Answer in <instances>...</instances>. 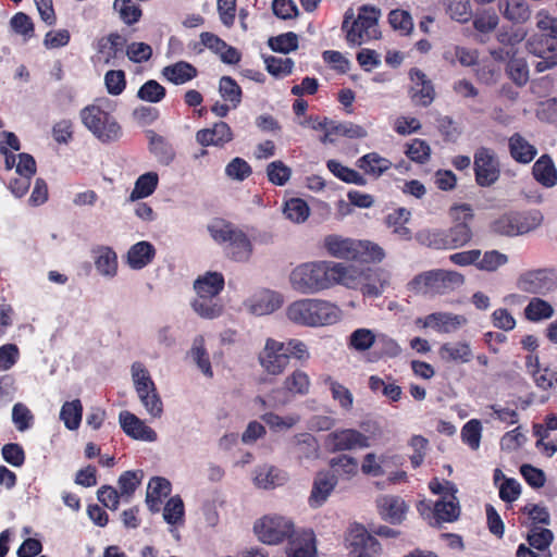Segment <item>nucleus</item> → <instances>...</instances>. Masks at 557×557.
<instances>
[{
	"label": "nucleus",
	"mask_w": 557,
	"mask_h": 557,
	"mask_svg": "<svg viewBox=\"0 0 557 557\" xmlns=\"http://www.w3.org/2000/svg\"><path fill=\"white\" fill-rule=\"evenodd\" d=\"M346 263L312 260L295 265L288 274L292 290L299 295H317L342 284H348Z\"/></svg>",
	"instance_id": "nucleus-1"
},
{
	"label": "nucleus",
	"mask_w": 557,
	"mask_h": 557,
	"mask_svg": "<svg viewBox=\"0 0 557 557\" xmlns=\"http://www.w3.org/2000/svg\"><path fill=\"white\" fill-rule=\"evenodd\" d=\"M285 317L294 325L320 327L337 323L342 318V310L325 299L300 298L287 305Z\"/></svg>",
	"instance_id": "nucleus-2"
},
{
	"label": "nucleus",
	"mask_w": 557,
	"mask_h": 557,
	"mask_svg": "<svg viewBox=\"0 0 557 557\" xmlns=\"http://www.w3.org/2000/svg\"><path fill=\"white\" fill-rule=\"evenodd\" d=\"M207 231L212 240L223 248L225 256L238 263H248L253 255V244L240 227L224 220H213Z\"/></svg>",
	"instance_id": "nucleus-3"
},
{
	"label": "nucleus",
	"mask_w": 557,
	"mask_h": 557,
	"mask_svg": "<svg viewBox=\"0 0 557 557\" xmlns=\"http://www.w3.org/2000/svg\"><path fill=\"white\" fill-rule=\"evenodd\" d=\"M113 110L112 101L101 98L79 112L83 125L102 144L114 143L122 136L121 125L112 115Z\"/></svg>",
	"instance_id": "nucleus-4"
},
{
	"label": "nucleus",
	"mask_w": 557,
	"mask_h": 557,
	"mask_svg": "<svg viewBox=\"0 0 557 557\" xmlns=\"http://www.w3.org/2000/svg\"><path fill=\"white\" fill-rule=\"evenodd\" d=\"M381 10L373 5H361L355 14L350 8L346 10L342 24L346 41L349 46H362L381 38L379 20Z\"/></svg>",
	"instance_id": "nucleus-5"
},
{
	"label": "nucleus",
	"mask_w": 557,
	"mask_h": 557,
	"mask_svg": "<svg viewBox=\"0 0 557 557\" xmlns=\"http://www.w3.org/2000/svg\"><path fill=\"white\" fill-rule=\"evenodd\" d=\"M465 283V276L453 270L435 269L422 272L408 282L407 288L416 295H445Z\"/></svg>",
	"instance_id": "nucleus-6"
},
{
	"label": "nucleus",
	"mask_w": 557,
	"mask_h": 557,
	"mask_svg": "<svg viewBox=\"0 0 557 557\" xmlns=\"http://www.w3.org/2000/svg\"><path fill=\"white\" fill-rule=\"evenodd\" d=\"M346 268L349 269L348 284L342 286L359 290L364 297L377 298L391 285L392 274L384 268L360 269L352 264H346Z\"/></svg>",
	"instance_id": "nucleus-7"
},
{
	"label": "nucleus",
	"mask_w": 557,
	"mask_h": 557,
	"mask_svg": "<svg viewBox=\"0 0 557 557\" xmlns=\"http://www.w3.org/2000/svg\"><path fill=\"white\" fill-rule=\"evenodd\" d=\"M366 433L355 429H342L330 433L326 437V445L333 451L364 449L372 445V441L381 435L377 424L363 426Z\"/></svg>",
	"instance_id": "nucleus-8"
},
{
	"label": "nucleus",
	"mask_w": 557,
	"mask_h": 557,
	"mask_svg": "<svg viewBox=\"0 0 557 557\" xmlns=\"http://www.w3.org/2000/svg\"><path fill=\"white\" fill-rule=\"evenodd\" d=\"M257 359L262 371L271 376L282 375L289 366V355L285 350V345L273 337L264 339Z\"/></svg>",
	"instance_id": "nucleus-9"
},
{
	"label": "nucleus",
	"mask_w": 557,
	"mask_h": 557,
	"mask_svg": "<svg viewBox=\"0 0 557 557\" xmlns=\"http://www.w3.org/2000/svg\"><path fill=\"white\" fill-rule=\"evenodd\" d=\"M258 539L269 545H276L289 539L295 531L290 519L282 516H265L255 524Z\"/></svg>",
	"instance_id": "nucleus-10"
},
{
	"label": "nucleus",
	"mask_w": 557,
	"mask_h": 557,
	"mask_svg": "<svg viewBox=\"0 0 557 557\" xmlns=\"http://www.w3.org/2000/svg\"><path fill=\"white\" fill-rule=\"evenodd\" d=\"M284 301L285 297L281 292L261 287L252 292L243 301V308L255 317H264L280 310Z\"/></svg>",
	"instance_id": "nucleus-11"
},
{
	"label": "nucleus",
	"mask_w": 557,
	"mask_h": 557,
	"mask_svg": "<svg viewBox=\"0 0 557 557\" xmlns=\"http://www.w3.org/2000/svg\"><path fill=\"white\" fill-rule=\"evenodd\" d=\"M475 181L482 187L495 184L500 176V164L493 149L481 147L474 153Z\"/></svg>",
	"instance_id": "nucleus-12"
},
{
	"label": "nucleus",
	"mask_w": 557,
	"mask_h": 557,
	"mask_svg": "<svg viewBox=\"0 0 557 557\" xmlns=\"http://www.w3.org/2000/svg\"><path fill=\"white\" fill-rule=\"evenodd\" d=\"M311 388V379L309 374L302 369H295L285 376L282 383L283 397H276L280 389H273V404L274 406H286L290 403V397L306 396Z\"/></svg>",
	"instance_id": "nucleus-13"
},
{
	"label": "nucleus",
	"mask_w": 557,
	"mask_h": 557,
	"mask_svg": "<svg viewBox=\"0 0 557 557\" xmlns=\"http://www.w3.org/2000/svg\"><path fill=\"white\" fill-rule=\"evenodd\" d=\"M349 553L352 557H380L381 544L361 524H355L347 535Z\"/></svg>",
	"instance_id": "nucleus-14"
},
{
	"label": "nucleus",
	"mask_w": 557,
	"mask_h": 557,
	"mask_svg": "<svg viewBox=\"0 0 557 557\" xmlns=\"http://www.w3.org/2000/svg\"><path fill=\"white\" fill-rule=\"evenodd\" d=\"M416 323L424 329H432L437 333H455L468 323V319L462 314L451 312H434L424 318L417 319Z\"/></svg>",
	"instance_id": "nucleus-15"
},
{
	"label": "nucleus",
	"mask_w": 557,
	"mask_h": 557,
	"mask_svg": "<svg viewBox=\"0 0 557 557\" xmlns=\"http://www.w3.org/2000/svg\"><path fill=\"white\" fill-rule=\"evenodd\" d=\"M529 546L520 544L517 549V557H540L532 548L544 552L543 557H553L549 546L554 540V534L550 530L542 527H533L527 536Z\"/></svg>",
	"instance_id": "nucleus-16"
},
{
	"label": "nucleus",
	"mask_w": 557,
	"mask_h": 557,
	"mask_svg": "<svg viewBox=\"0 0 557 557\" xmlns=\"http://www.w3.org/2000/svg\"><path fill=\"white\" fill-rule=\"evenodd\" d=\"M125 39L117 33H112L99 39L97 45V62L109 66L119 65L123 59Z\"/></svg>",
	"instance_id": "nucleus-17"
},
{
	"label": "nucleus",
	"mask_w": 557,
	"mask_h": 557,
	"mask_svg": "<svg viewBox=\"0 0 557 557\" xmlns=\"http://www.w3.org/2000/svg\"><path fill=\"white\" fill-rule=\"evenodd\" d=\"M290 454L299 465L310 463L320 456L319 442L310 433H298L292 438Z\"/></svg>",
	"instance_id": "nucleus-18"
},
{
	"label": "nucleus",
	"mask_w": 557,
	"mask_h": 557,
	"mask_svg": "<svg viewBox=\"0 0 557 557\" xmlns=\"http://www.w3.org/2000/svg\"><path fill=\"white\" fill-rule=\"evenodd\" d=\"M91 257L96 272L100 276L112 280L117 275V255L112 247L106 245L96 246L91 250Z\"/></svg>",
	"instance_id": "nucleus-19"
},
{
	"label": "nucleus",
	"mask_w": 557,
	"mask_h": 557,
	"mask_svg": "<svg viewBox=\"0 0 557 557\" xmlns=\"http://www.w3.org/2000/svg\"><path fill=\"white\" fill-rule=\"evenodd\" d=\"M287 557H317V542L312 530L294 531L286 548Z\"/></svg>",
	"instance_id": "nucleus-20"
},
{
	"label": "nucleus",
	"mask_w": 557,
	"mask_h": 557,
	"mask_svg": "<svg viewBox=\"0 0 557 557\" xmlns=\"http://www.w3.org/2000/svg\"><path fill=\"white\" fill-rule=\"evenodd\" d=\"M119 421L122 430L129 437L149 443L157 441V433L134 413L122 411Z\"/></svg>",
	"instance_id": "nucleus-21"
},
{
	"label": "nucleus",
	"mask_w": 557,
	"mask_h": 557,
	"mask_svg": "<svg viewBox=\"0 0 557 557\" xmlns=\"http://www.w3.org/2000/svg\"><path fill=\"white\" fill-rule=\"evenodd\" d=\"M376 506L383 520L399 524L404 521L408 506L403 498L395 495H383L376 499Z\"/></svg>",
	"instance_id": "nucleus-22"
},
{
	"label": "nucleus",
	"mask_w": 557,
	"mask_h": 557,
	"mask_svg": "<svg viewBox=\"0 0 557 557\" xmlns=\"http://www.w3.org/2000/svg\"><path fill=\"white\" fill-rule=\"evenodd\" d=\"M517 287L533 295L545 294L552 287L550 274L546 270L528 271L518 277Z\"/></svg>",
	"instance_id": "nucleus-23"
},
{
	"label": "nucleus",
	"mask_w": 557,
	"mask_h": 557,
	"mask_svg": "<svg viewBox=\"0 0 557 557\" xmlns=\"http://www.w3.org/2000/svg\"><path fill=\"white\" fill-rule=\"evenodd\" d=\"M438 358L446 363H468L473 358L471 345L466 341L446 342L438 348Z\"/></svg>",
	"instance_id": "nucleus-24"
},
{
	"label": "nucleus",
	"mask_w": 557,
	"mask_h": 557,
	"mask_svg": "<svg viewBox=\"0 0 557 557\" xmlns=\"http://www.w3.org/2000/svg\"><path fill=\"white\" fill-rule=\"evenodd\" d=\"M398 460L396 455L368 453L362 458L361 471L369 476H383L391 466L398 465Z\"/></svg>",
	"instance_id": "nucleus-25"
},
{
	"label": "nucleus",
	"mask_w": 557,
	"mask_h": 557,
	"mask_svg": "<svg viewBox=\"0 0 557 557\" xmlns=\"http://www.w3.org/2000/svg\"><path fill=\"white\" fill-rule=\"evenodd\" d=\"M154 257V246L147 240H141L132 245L124 258L128 268L138 271L149 265Z\"/></svg>",
	"instance_id": "nucleus-26"
},
{
	"label": "nucleus",
	"mask_w": 557,
	"mask_h": 557,
	"mask_svg": "<svg viewBox=\"0 0 557 557\" xmlns=\"http://www.w3.org/2000/svg\"><path fill=\"white\" fill-rule=\"evenodd\" d=\"M337 484V478L331 472H319L313 481L309 504L318 508L322 506Z\"/></svg>",
	"instance_id": "nucleus-27"
},
{
	"label": "nucleus",
	"mask_w": 557,
	"mask_h": 557,
	"mask_svg": "<svg viewBox=\"0 0 557 557\" xmlns=\"http://www.w3.org/2000/svg\"><path fill=\"white\" fill-rule=\"evenodd\" d=\"M356 239L330 234L323 238V247L326 252L337 259L354 260L356 257Z\"/></svg>",
	"instance_id": "nucleus-28"
},
{
	"label": "nucleus",
	"mask_w": 557,
	"mask_h": 557,
	"mask_svg": "<svg viewBox=\"0 0 557 557\" xmlns=\"http://www.w3.org/2000/svg\"><path fill=\"white\" fill-rule=\"evenodd\" d=\"M200 39L203 46L218 54L223 63L236 64L240 61V53L234 47L228 46L224 40L212 33H202Z\"/></svg>",
	"instance_id": "nucleus-29"
},
{
	"label": "nucleus",
	"mask_w": 557,
	"mask_h": 557,
	"mask_svg": "<svg viewBox=\"0 0 557 557\" xmlns=\"http://www.w3.org/2000/svg\"><path fill=\"white\" fill-rule=\"evenodd\" d=\"M409 76L412 82V99L423 107L429 106L435 96L432 82L419 69L410 70Z\"/></svg>",
	"instance_id": "nucleus-30"
},
{
	"label": "nucleus",
	"mask_w": 557,
	"mask_h": 557,
	"mask_svg": "<svg viewBox=\"0 0 557 557\" xmlns=\"http://www.w3.org/2000/svg\"><path fill=\"white\" fill-rule=\"evenodd\" d=\"M233 139V132L225 122H218L211 128L197 132L196 140L201 146H223Z\"/></svg>",
	"instance_id": "nucleus-31"
},
{
	"label": "nucleus",
	"mask_w": 557,
	"mask_h": 557,
	"mask_svg": "<svg viewBox=\"0 0 557 557\" xmlns=\"http://www.w3.org/2000/svg\"><path fill=\"white\" fill-rule=\"evenodd\" d=\"M510 157L518 163L528 164L534 160L537 149L520 133H515L508 138Z\"/></svg>",
	"instance_id": "nucleus-32"
},
{
	"label": "nucleus",
	"mask_w": 557,
	"mask_h": 557,
	"mask_svg": "<svg viewBox=\"0 0 557 557\" xmlns=\"http://www.w3.org/2000/svg\"><path fill=\"white\" fill-rule=\"evenodd\" d=\"M525 50L534 57L557 55V36L534 33L527 38Z\"/></svg>",
	"instance_id": "nucleus-33"
},
{
	"label": "nucleus",
	"mask_w": 557,
	"mask_h": 557,
	"mask_svg": "<svg viewBox=\"0 0 557 557\" xmlns=\"http://www.w3.org/2000/svg\"><path fill=\"white\" fill-rule=\"evenodd\" d=\"M443 60L449 65H456L459 63L461 66H472L478 62V52L474 49H470L463 46L448 44L444 46Z\"/></svg>",
	"instance_id": "nucleus-34"
},
{
	"label": "nucleus",
	"mask_w": 557,
	"mask_h": 557,
	"mask_svg": "<svg viewBox=\"0 0 557 557\" xmlns=\"http://www.w3.org/2000/svg\"><path fill=\"white\" fill-rule=\"evenodd\" d=\"M555 315L553 304L541 297H532L529 299L523 309V317L532 323L547 321Z\"/></svg>",
	"instance_id": "nucleus-35"
},
{
	"label": "nucleus",
	"mask_w": 557,
	"mask_h": 557,
	"mask_svg": "<svg viewBox=\"0 0 557 557\" xmlns=\"http://www.w3.org/2000/svg\"><path fill=\"white\" fill-rule=\"evenodd\" d=\"M171 493V483L165 478H152L147 487L146 503L148 508L157 512L160 510L162 499L168 497Z\"/></svg>",
	"instance_id": "nucleus-36"
},
{
	"label": "nucleus",
	"mask_w": 557,
	"mask_h": 557,
	"mask_svg": "<svg viewBox=\"0 0 557 557\" xmlns=\"http://www.w3.org/2000/svg\"><path fill=\"white\" fill-rule=\"evenodd\" d=\"M557 430V416L549 414L546 417L544 424L534 425V435L537 436L536 447L542 448L544 453L550 457L557 453V440L546 442L552 431Z\"/></svg>",
	"instance_id": "nucleus-37"
},
{
	"label": "nucleus",
	"mask_w": 557,
	"mask_h": 557,
	"mask_svg": "<svg viewBox=\"0 0 557 557\" xmlns=\"http://www.w3.org/2000/svg\"><path fill=\"white\" fill-rule=\"evenodd\" d=\"M224 276L220 272H206L194 282L196 294L208 297H218L224 288Z\"/></svg>",
	"instance_id": "nucleus-38"
},
{
	"label": "nucleus",
	"mask_w": 557,
	"mask_h": 557,
	"mask_svg": "<svg viewBox=\"0 0 557 557\" xmlns=\"http://www.w3.org/2000/svg\"><path fill=\"white\" fill-rule=\"evenodd\" d=\"M498 7L504 17L513 24H523L531 16V10L525 0H499Z\"/></svg>",
	"instance_id": "nucleus-39"
},
{
	"label": "nucleus",
	"mask_w": 557,
	"mask_h": 557,
	"mask_svg": "<svg viewBox=\"0 0 557 557\" xmlns=\"http://www.w3.org/2000/svg\"><path fill=\"white\" fill-rule=\"evenodd\" d=\"M460 515L459 502L456 494L449 493L434 504L433 517L436 522H453Z\"/></svg>",
	"instance_id": "nucleus-40"
},
{
	"label": "nucleus",
	"mask_w": 557,
	"mask_h": 557,
	"mask_svg": "<svg viewBox=\"0 0 557 557\" xmlns=\"http://www.w3.org/2000/svg\"><path fill=\"white\" fill-rule=\"evenodd\" d=\"M368 135L364 127L358 124H354L351 122L346 123H336L332 121L331 127L329 128V133L324 134L320 140L323 144H333L335 143V136H345L348 138H363Z\"/></svg>",
	"instance_id": "nucleus-41"
},
{
	"label": "nucleus",
	"mask_w": 557,
	"mask_h": 557,
	"mask_svg": "<svg viewBox=\"0 0 557 557\" xmlns=\"http://www.w3.org/2000/svg\"><path fill=\"white\" fill-rule=\"evenodd\" d=\"M197 73V69L185 61H178L162 70V76L174 85H183L194 79Z\"/></svg>",
	"instance_id": "nucleus-42"
},
{
	"label": "nucleus",
	"mask_w": 557,
	"mask_h": 557,
	"mask_svg": "<svg viewBox=\"0 0 557 557\" xmlns=\"http://www.w3.org/2000/svg\"><path fill=\"white\" fill-rule=\"evenodd\" d=\"M190 306L193 310L203 319H215L223 312V306L218 297H208L201 294H196Z\"/></svg>",
	"instance_id": "nucleus-43"
},
{
	"label": "nucleus",
	"mask_w": 557,
	"mask_h": 557,
	"mask_svg": "<svg viewBox=\"0 0 557 557\" xmlns=\"http://www.w3.org/2000/svg\"><path fill=\"white\" fill-rule=\"evenodd\" d=\"M534 178L545 187H553L557 183V170L550 157H540L532 168Z\"/></svg>",
	"instance_id": "nucleus-44"
},
{
	"label": "nucleus",
	"mask_w": 557,
	"mask_h": 557,
	"mask_svg": "<svg viewBox=\"0 0 557 557\" xmlns=\"http://www.w3.org/2000/svg\"><path fill=\"white\" fill-rule=\"evenodd\" d=\"M149 150L163 165H169L175 158L173 146L162 136L149 131Z\"/></svg>",
	"instance_id": "nucleus-45"
},
{
	"label": "nucleus",
	"mask_w": 557,
	"mask_h": 557,
	"mask_svg": "<svg viewBox=\"0 0 557 557\" xmlns=\"http://www.w3.org/2000/svg\"><path fill=\"white\" fill-rule=\"evenodd\" d=\"M357 166L366 174L380 177L392 166V162L376 152H370L357 160Z\"/></svg>",
	"instance_id": "nucleus-46"
},
{
	"label": "nucleus",
	"mask_w": 557,
	"mask_h": 557,
	"mask_svg": "<svg viewBox=\"0 0 557 557\" xmlns=\"http://www.w3.org/2000/svg\"><path fill=\"white\" fill-rule=\"evenodd\" d=\"M285 473L273 466L263 465L255 470L253 483L259 488H272L284 483Z\"/></svg>",
	"instance_id": "nucleus-47"
},
{
	"label": "nucleus",
	"mask_w": 557,
	"mask_h": 557,
	"mask_svg": "<svg viewBox=\"0 0 557 557\" xmlns=\"http://www.w3.org/2000/svg\"><path fill=\"white\" fill-rule=\"evenodd\" d=\"M377 335L379 333L371 329H356L348 337V347L358 352L368 351L376 343Z\"/></svg>",
	"instance_id": "nucleus-48"
},
{
	"label": "nucleus",
	"mask_w": 557,
	"mask_h": 557,
	"mask_svg": "<svg viewBox=\"0 0 557 557\" xmlns=\"http://www.w3.org/2000/svg\"><path fill=\"white\" fill-rule=\"evenodd\" d=\"M445 232L449 250L467 246L473 237L472 228L468 223L454 224Z\"/></svg>",
	"instance_id": "nucleus-49"
},
{
	"label": "nucleus",
	"mask_w": 557,
	"mask_h": 557,
	"mask_svg": "<svg viewBox=\"0 0 557 557\" xmlns=\"http://www.w3.org/2000/svg\"><path fill=\"white\" fill-rule=\"evenodd\" d=\"M416 239L419 244L436 250H449L445 230L423 228L417 232Z\"/></svg>",
	"instance_id": "nucleus-50"
},
{
	"label": "nucleus",
	"mask_w": 557,
	"mask_h": 557,
	"mask_svg": "<svg viewBox=\"0 0 557 557\" xmlns=\"http://www.w3.org/2000/svg\"><path fill=\"white\" fill-rule=\"evenodd\" d=\"M261 419L271 431L285 432L295 428L300 422L301 418L300 414L298 413H288L285 416H280L274 412H267L261 416Z\"/></svg>",
	"instance_id": "nucleus-51"
},
{
	"label": "nucleus",
	"mask_w": 557,
	"mask_h": 557,
	"mask_svg": "<svg viewBox=\"0 0 557 557\" xmlns=\"http://www.w3.org/2000/svg\"><path fill=\"white\" fill-rule=\"evenodd\" d=\"M355 248L356 257L352 261L381 262L385 257L383 248L370 240L356 239Z\"/></svg>",
	"instance_id": "nucleus-52"
},
{
	"label": "nucleus",
	"mask_w": 557,
	"mask_h": 557,
	"mask_svg": "<svg viewBox=\"0 0 557 557\" xmlns=\"http://www.w3.org/2000/svg\"><path fill=\"white\" fill-rule=\"evenodd\" d=\"M283 214L290 222L300 224L308 220L310 208L304 199L290 198L284 205Z\"/></svg>",
	"instance_id": "nucleus-53"
},
{
	"label": "nucleus",
	"mask_w": 557,
	"mask_h": 557,
	"mask_svg": "<svg viewBox=\"0 0 557 557\" xmlns=\"http://www.w3.org/2000/svg\"><path fill=\"white\" fill-rule=\"evenodd\" d=\"M159 176L156 172H147L140 175L129 195L132 201L146 198L150 196L157 188Z\"/></svg>",
	"instance_id": "nucleus-54"
},
{
	"label": "nucleus",
	"mask_w": 557,
	"mask_h": 557,
	"mask_svg": "<svg viewBox=\"0 0 557 557\" xmlns=\"http://www.w3.org/2000/svg\"><path fill=\"white\" fill-rule=\"evenodd\" d=\"M83 414V406L79 399L66 401L62 405L60 419L66 429L75 431L79 428Z\"/></svg>",
	"instance_id": "nucleus-55"
},
{
	"label": "nucleus",
	"mask_w": 557,
	"mask_h": 557,
	"mask_svg": "<svg viewBox=\"0 0 557 557\" xmlns=\"http://www.w3.org/2000/svg\"><path fill=\"white\" fill-rule=\"evenodd\" d=\"M190 357L203 375L208 377L213 376L210 358L205 347V338L202 336H198L194 339L190 349Z\"/></svg>",
	"instance_id": "nucleus-56"
},
{
	"label": "nucleus",
	"mask_w": 557,
	"mask_h": 557,
	"mask_svg": "<svg viewBox=\"0 0 557 557\" xmlns=\"http://www.w3.org/2000/svg\"><path fill=\"white\" fill-rule=\"evenodd\" d=\"M323 382L329 386L332 393V398L338 403L342 409L349 411L354 405V396L351 392L331 376H325Z\"/></svg>",
	"instance_id": "nucleus-57"
},
{
	"label": "nucleus",
	"mask_w": 557,
	"mask_h": 557,
	"mask_svg": "<svg viewBox=\"0 0 557 557\" xmlns=\"http://www.w3.org/2000/svg\"><path fill=\"white\" fill-rule=\"evenodd\" d=\"M143 476V471L139 470L125 471L120 475L117 480L119 493L124 502H129V498L139 486Z\"/></svg>",
	"instance_id": "nucleus-58"
},
{
	"label": "nucleus",
	"mask_w": 557,
	"mask_h": 557,
	"mask_svg": "<svg viewBox=\"0 0 557 557\" xmlns=\"http://www.w3.org/2000/svg\"><path fill=\"white\" fill-rule=\"evenodd\" d=\"M327 169L339 180L345 183L356 184L358 186L366 185V178L356 170L347 168L336 160L327 161Z\"/></svg>",
	"instance_id": "nucleus-59"
},
{
	"label": "nucleus",
	"mask_w": 557,
	"mask_h": 557,
	"mask_svg": "<svg viewBox=\"0 0 557 557\" xmlns=\"http://www.w3.org/2000/svg\"><path fill=\"white\" fill-rule=\"evenodd\" d=\"M445 10L453 21L461 24L469 22L472 17L469 0H446Z\"/></svg>",
	"instance_id": "nucleus-60"
},
{
	"label": "nucleus",
	"mask_w": 557,
	"mask_h": 557,
	"mask_svg": "<svg viewBox=\"0 0 557 557\" xmlns=\"http://www.w3.org/2000/svg\"><path fill=\"white\" fill-rule=\"evenodd\" d=\"M184 503L180 496L171 497L163 508V519L171 525H178L184 522Z\"/></svg>",
	"instance_id": "nucleus-61"
},
{
	"label": "nucleus",
	"mask_w": 557,
	"mask_h": 557,
	"mask_svg": "<svg viewBox=\"0 0 557 557\" xmlns=\"http://www.w3.org/2000/svg\"><path fill=\"white\" fill-rule=\"evenodd\" d=\"M482 437V424L478 419L469 420L461 429V440L472 450L480 448Z\"/></svg>",
	"instance_id": "nucleus-62"
},
{
	"label": "nucleus",
	"mask_w": 557,
	"mask_h": 557,
	"mask_svg": "<svg viewBox=\"0 0 557 557\" xmlns=\"http://www.w3.org/2000/svg\"><path fill=\"white\" fill-rule=\"evenodd\" d=\"M219 92L221 97L232 103V108H237L242 101V89L238 84L230 76H223L219 83Z\"/></svg>",
	"instance_id": "nucleus-63"
},
{
	"label": "nucleus",
	"mask_w": 557,
	"mask_h": 557,
	"mask_svg": "<svg viewBox=\"0 0 557 557\" xmlns=\"http://www.w3.org/2000/svg\"><path fill=\"white\" fill-rule=\"evenodd\" d=\"M268 45L274 52L287 54L298 48V36L293 32H288L269 38Z\"/></svg>",
	"instance_id": "nucleus-64"
}]
</instances>
